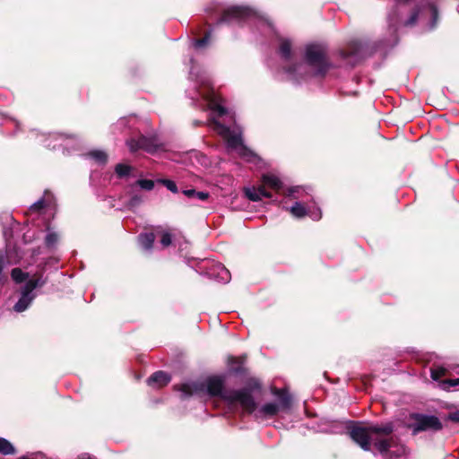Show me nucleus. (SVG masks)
Wrapping results in <instances>:
<instances>
[{
    "instance_id": "31",
    "label": "nucleus",
    "mask_w": 459,
    "mask_h": 459,
    "mask_svg": "<svg viewBox=\"0 0 459 459\" xmlns=\"http://www.w3.org/2000/svg\"><path fill=\"white\" fill-rule=\"evenodd\" d=\"M43 207V201H39L33 204L32 209H41Z\"/></svg>"
},
{
    "instance_id": "6",
    "label": "nucleus",
    "mask_w": 459,
    "mask_h": 459,
    "mask_svg": "<svg viewBox=\"0 0 459 459\" xmlns=\"http://www.w3.org/2000/svg\"><path fill=\"white\" fill-rule=\"evenodd\" d=\"M414 422L411 424L413 434L427 430H439L442 424L435 416L414 415L412 416Z\"/></svg>"
},
{
    "instance_id": "7",
    "label": "nucleus",
    "mask_w": 459,
    "mask_h": 459,
    "mask_svg": "<svg viewBox=\"0 0 459 459\" xmlns=\"http://www.w3.org/2000/svg\"><path fill=\"white\" fill-rule=\"evenodd\" d=\"M38 285H39V280H30L26 282L22 290V296L14 306L15 311L22 312L28 307L32 299L30 294Z\"/></svg>"
},
{
    "instance_id": "26",
    "label": "nucleus",
    "mask_w": 459,
    "mask_h": 459,
    "mask_svg": "<svg viewBox=\"0 0 459 459\" xmlns=\"http://www.w3.org/2000/svg\"><path fill=\"white\" fill-rule=\"evenodd\" d=\"M161 182L171 192H173V193H177L178 192V187H177L175 182H173L171 180H168V179H164Z\"/></svg>"
},
{
    "instance_id": "36",
    "label": "nucleus",
    "mask_w": 459,
    "mask_h": 459,
    "mask_svg": "<svg viewBox=\"0 0 459 459\" xmlns=\"http://www.w3.org/2000/svg\"><path fill=\"white\" fill-rule=\"evenodd\" d=\"M317 218H321V215L319 214L318 216H315V219H317Z\"/></svg>"
},
{
    "instance_id": "4",
    "label": "nucleus",
    "mask_w": 459,
    "mask_h": 459,
    "mask_svg": "<svg viewBox=\"0 0 459 459\" xmlns=\"http://www.w3.org/2000/svg\"><path fill=\"white\" fill-rule=\"evenodd\" d=\"M266 187L273 190H279L281 187V182L278 177L273 174L264 175L262 178V185L258 187L246 189V195L251 201H259L263 197H271L270 193L266 191Z\"/></svg>"
},
{
    "instance_id": "11",
    "label": "nucleus",
    "mask_w": 459,
    "mask_h": 459,
    "mask_svg": "<svg viewBox=\"0 0 459 459\" xmlns=\"http://www.w3.org/2000/svg\"><path fill=\"white\" fill-rule=\"evenodd\" d=\"M204 98L207 99L210 102V108L215 111H217L220 115H223L226 113L225 108L221 105V100L220 97L215 95L214 92L211 94L204 95Z\"/></svg>"
},
{
    "instance_id": "19",
    "label": "nucleus",
    "mask_w": 459,
    "mask_h": 459,
    "mask_svg": "<svg viewBox=\"0 0 459 459\" xmlns=\"http://www.w3.org/2000/svg\"><path fill=\"white\" fill-rule=\"evenodd\" d=\"M90 156L100 163H105L107 161V154L102 151H93L90 152Z\"/></svg>"
},
{
    "instance_id": "3",
    "label": "nucleus",
    "mask_w": 459,
    "mask_h": 459,
    "mask_svg": "<svg viewBox=\"0 0 459 459\" xmlns=\"http://www.w3.org/2000/svg\"><path fill=\"white\" fill-rule=\"evenodd\" d=\"M214 130L227 142L229 148L237 151L238 155L247 160L255 158V155L243 145L240 134L231 131L218 122H214Z\"/></svg>"
},
{
    "instance_id": "13",
    "label": "nucleus",
    "mask_w": 459,
    "mask_h": 459,
    "mask_svg": "<svg viewBox=\"0 0 459 459\" xmlns=\"http://www.w3.org/2000/svg\"><path fill=\"white\" fill-rule=\"evenodd\" d=\"M13 446L4 438H0V454L9 455L14 454Z\"/></svg>"
},
{
    "instance_id": "33",
    "label": "nucleus",
    "mask_w": 459,
    "mask_h": 459,
    "mask_svg": "<svg viewBox=\"0 0 459 459\" xmlns=\"http://www.w3.org/2000/svg\"><path fill=\"white\" fill-rule=\"evenodd\" d=\"M401 450L403 451V453H400V454H395V455L397 456H402L404 455V452H405V449L403 447H401ZM392 455H394V453H392Z\"/></svg>"
},
{
    "instance_id": "8",
    "label": "nucleus",
    "mask_w": 459,
    "mask_h": 459,
    "mask_svg": "<svg viewBox=\"0 0 459 459\" xmlns=\"http://www.w3.org/2000/svg\"><path fill=\"white\" fill-rule=\"evenodd\" d=\"M127 145L131 152H136L140 149L145 150L149 152L153 151V147L151 144L150 140L144 136H141L137 140L132 139L128 141Z\"/></svg>"
},
{
    "instance_id": "29",
    "label": "nucleus",
    "mask_w": 459,
    "mask_h": 459,
    "mask_svg": "<svg viewBox=\"0 0 459 459\" xmlns=\"http://www.w3.org/2000/svg\"><path fill=\"white\" fill-rule=\"evenodd\" d=\"M229 274H230L229 271L226 268L221 267V273H220L221 278L224 281H228Z\"/></svg>"
},
{
    "instance_id": "20",
    "label": "nucleus",
    "mask_w": 459,
    "mask_h": 459,
    "mask_svg": "<svg viewBox=\"0 0 459 459\" xmlns=\"http://www.w3.org/2000/svg\"><path fill=\"white\" fill-rule=\"evenodd\" d=\"M446 374V369L443 367H438L431 369V377L434 380H438Z\"/></svg>"
},
{
    "instance_id": "21",
    "label": "nucleus",
    "mask_w": 459,
    "mask_h": 459,
    "mask_svg": "<svg viewBox=\"0 0 459 459\" xmlns=\"http://www.w3.org/2000/svg\"><path fill=\"white\" fill-rule=\"evenodd\" d=\"M131 167L126 164H117L116 166V173L119 177H124L129 174Z\"/></svg>"
},
{
    "instance_id": "27",
    "label": "nucleus",
    "mask_w": 459,
    "mask_h": 459,
    "mask_svg": "<svg viewBox=\"0 0 459 459\" xmlns=\"http://www.w3.org/2000/svg\"><path fill=\"white\" fill-rule=\"evenodd\" d=\"M160 242L164 247L169 246L171 244V235L169 232H163Z\"/></svg>"
},
{
    "instance_id": "32",
    "label": "nucleus",
    "mask_w": 459,
    "mask_h": 459,
    "mask_svg": "<svg viewBox=\"0 0 459 459\" xmlns=\"http://www.w3.org/2000/svg\"><path fill=\"white\" fill-rule=\"evenodd\" d=\"M237 360H239V363H242V359H236V358H231V359H230V363H233V362H235V361H237Z\"/></svg>"
},
{
    "instance_id": "17",
    "label": "nucleus",
    "mask_w": 459,
    "mask_h": 459,
    "mask_svg": "<svg viewBox=\"0 0 459 459\" xmlns=\"http://www.w3.org/2000/svg\"><path fill=\"white\" fill-rule=\"evenodd\" d=\"M28 275L24 273L21 269L14 268L12 271V278L16 282H22L27 279Z\"/></svg>"
},
{
    "instance_id": "12",
    "label": "nucleus",
    "mask_w": 459,
    "mask_h": 459,
    "mask_svg": "<svg viewBox=\"0 0 459 459\" xmlns=\"http://www.w3.org/2000/svg\"><path fill=\"white\" fill-rule=\"evenodd\" d=\"M154 240H155V236L153 233H145V234H142L139 237V241H140L141 245L146 249H149L152 247Z\"/></svg>"
},
{
    "instance_id": "35",
    "label": "nucleus",
    "mask_w": 459,
    "mask_h": 459,
    "mask_svg": "<svg viewBox=\"0 0 459 459\" xmlns=\"http://www.w3.org/2000/svg\"><path fill=\"white\" fill-rule=\"evenodd\" d=\"M429 8L430 9V11H431L432 13H436V10L434 9V7H433V6H429Z\"/></svg>"
},
{
    "instance_id": "30",
    "label": "nucleus",
    "mask_w": 459,
    "mask_h": 459,
    "mask_svg": "<svg viewBox=\"0 0 459 459\" xmlns=\"http://www.w3.org/2000/svg\"><path fill=\"white\" fill-rule=\"evenodd\" d=\"M206 41H207V37H205V38H204L202 39L196 40L195 43V46L196 48H201V47H203L206 43Z\"/></svg>"
},
{
    "instance_id": "25",
    "label": "nucleus",
    "mask_w": 459,
    "mask_h": 459,
    "mask_svg": "<svg viewBox=\"0 0 459 459\" xmlns=\"http://www.w3.org/2000/svg\"><path fill=\"white\" fill-rule=\"evenodd\" d=\"M57 239H58V237L56 233L49 232L46 237V243L48 246H53L54 244L56 243Z\"/></svg>"
},
{
    "instance_id": "14",
    "label": "nucleus",
    "mask_w": 459,
    "mask_h": 459,
    "mask_svg": "<svg viewBox=\"0 0 459 459\" xmlns=\"http://www.w3.org/2000/svg\"><path fill=\"white\" fill-rule=\"evenodd\" d=\"M438 385L441 389L449 391L452 387L459 386V378L442 380Z\"/></svg>"
},
{
    "instance_id": "28",
    "label": "nucleus",
    "mask_w": 459,
    "mask_h": 459,
    "mask_svg": "<svg viewBox=\"0 0 459 459\" xmlns=\"http://www.w3.org/2000/svg\"><path fill=\"white\" fill-rule=\"evenodd\" d=\"M448 419L454 422H458L459 423V410L458 411H453V412H450L449 415H448Z\"/></svg>"
},
{
    "instance_id": "9",
    "label": "nucleus",
    "mask_w": 459,
    "mask_h": 459,
    "mask_svg": "<svg viewBox=\"0 0 459 459\" xmlns=\"http://www.w3.org/2000/svg\"><path fill=\"white\" fill-rule=\"evenodd\" d=\"M249 13H250V11L247 8L235 6V7L229 8L225 12L223 20L230 21L234 18L242 19V18L247 17L249 15Z\"/></svg>"
},
{
    "instance_id": "16",
    "label": "nucleus",
    "mask_w": 459,
    "mask_h": 459,
    "mask_svg": "<svg viewBox=\"0 0 459 459\" xmlns=\"http://www.w3.org/2000/svg\"><path fill=\"white\" fill-rule=\"evenodd\" d=\"M290 212L297 218H301L306 215L305 207L299 204L296 203L290 209Z\"/></svg>"
},
{
    "instance_id": "5",
    "label": "nucleus",
    "mask_w": 459,
    "mask_h": 459,
    "mask_svg": "<svg viewBox=\"0 0 459 459\" xmlns=\"http://www.w3.org/2000/svg\"><path fill=\"white\" fill-rule=\"evenodd\" d=\"M326 51L323 45H308L306 50V59L307 63L316 68L319 72H324L328 67V64L325 58Z\"/></svg>"
},
{
    "instance_id": "24",
    "label": "nucleus",
    "mask_w": 459,
    "mask_h": 459,
    "mask_svg": "<svg viewBox=\"0 0 459 459\" xmlns=\"http://www.w3.org/2000/svg\"><path fill=\"white\" fill-rule=\"evenodd\" d=\"M179 390L183 393L184 397L189 396V395L193 394V393H194L193 385H188V384L181 385Z\"/></svg>"
},
{
    "instance_id": "1",
    "label": "nucleus",
    "mask_w": 459,
    "mask_h": 459,
    "mask_svg": "<svg viewBox=\"0 0 459 459\" xmlns=\"http://www.w3.org/2000/svg\"><path fill=\"white\" fill-rule=\"evenodd\" d=\"M393 425L354 426L350 429V437L364 450L377 449L380 453L388 451L394 440L387 436L392 433Z\"/></svg>"
},
{
    "instance_id": "18",
    "label": "nucleus",
    "mask_w": 459,
    "mask_h": 459,
    "mask_svg": "<svg viewBox=\"0 0 459 459\" xmlns=\"http://www.w3.org/2000/svg\"><path fill=\"white\" fill-rule=\"evenodd\" d=\"M184 194L188 197H196L200 200H206L208 194L205 192H196L195 190H186Z\"/></svg>"
},
{
    "instance_id": "10",
    "label": "nucleus",
    "mask_w": 459,
    "mask_h": 459,
    "mask_svg": "<svg viewBox=\"0 0 459 459\" xmlns=\"http://www.w3.org/2000/svg\"><path fill=\"white\" fill-rule=\"evenodd\" d=\"M170 381V377L168 374L158 371L154 373L149 379L148 384L156 387H162Z\"/></svg>"
},
{
    "instance_id": "15",
    "label": "nucleus",
    "mask_w": 459,
    "mask_h": 459,
    "mask_svg": "<svg viewBox=\"0 0 459 459\" xmlns=\"http://www.w3.org/2000/svg\"><path fill=\"white\" fill-rule=\"evenodd\" d=\"M262 412H264L265 415L273 416L275 415L278 411L279 407L277 404L270 403H266L262 407Z\"/></svg>"
},
{
    "instance_id": "23",
    "label": "nucleus",
    "mask_w": 459,
    "mask_h": 459,
    "mask_svg": "<svg viewBox=\"0 0 459 459\" xmlns=\"http://www.w3.org/2000/svg\"><path fill=\"white\" fill-rule=\"evenodd\" d=\"M280 50H281V53L282 54L283 56H286V57L289 56L290 52V42L287 41V40H283L281 43Z\"/></svg>"
},
{
    "instance_id": "22",
    "label": "nucleus",
    "mask_w": 459,
    "mask_h": 459,
    "mask_svg": "<svg viewBox=\"0 0 459 459\" xmlns=\"http://www.w3.org/2000/svg\"><path fill=\"white\" fill-rule=\"evenodd\" d=\"M137 185L145 190H152L154 186V182L149 179H140L137 181Z\"/></svg>"
},
{
    "instance_id": "34",
    "label": "nucleus",
    "mask_w": 459,
    "mask_h": 459,
    "mask_svg": "<svg viewBox=\"0 0 459 459\" xmlns=\"http://www.w3.org/2000/svg\"><path fill=\"white\" fill-rule=\"evenodd\" d=\"M416 21V17L415 16H412L409 22V23L412 24L414 23V22Z\"/></svg>"
},
{
    "instance_id": "2",
    "label": "nucleus",
    "mask_w": 459,
    "mask_h": 459,
    "mask_svg": "<svg viewBox=\"0 0 459 459\" xmlns=\"http://www.w3.org/2000/svg\"><path fill=\"white\" fill-rule=\"evenodd\" d=\"M223 384L221 378L212 377L207 382V390L211 395H221L222 398L230 403H238L243 409L247 411H253L255 408V403L247 391H230L222 392Z\"/></svg>"
}]
</instances>
